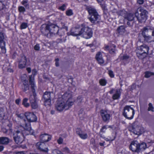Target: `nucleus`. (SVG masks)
I'll return each instance as SVG.
<instances>
[{"label":"nucleus","instance_id":"obj_37","mask_svg":"<svg viewBox=\"0 0 154 154\" xmlns=\"http://www.w3.org/2000/svg\"><path fill=\"white\" fill-rule=\"evenodd\" d=\"M148 111H151L152 112L154 111V107H153L152 104L151 103H149L148 104Z\"/></svg>","mask_w":154,"mask_h":154},{"label":"nucleus","instance_id":"obj_63","mask_svg":"<svg viewBox=\"0 0 154 154\" xmlns=\"http://www.w3.org/2000/svg\"><path fill=\"white\" fill-rule=\"evenodd\" d=\"M4 148V147L3 146H0V151H2Z\"/></svg>","mask_w":154,"mask_h":154},{"label":"nucleus","instance_id":"obj_20","mask_svg":"<svg viewBox=\"0 0 154 154\" xmlns=\"http://www.w3.org/2000/svg\"><path fill=\"white\" fill-rule=\"evenodd\" d=\"M95 58L98 63L100 65L103 64L104 62L102 57V54L100 52H98L96 54Z\"/></svg>","mask_w":154,"mask_h":154},{"label":"nucleus","instance_id":"obj_48","mask_svg":"<svg viewBox=\"0 0 154 154\" xmlns=\"http://www.w3.org/2000/svg\"><path fill=\"white\" fill-rule=\"evenodd\" d=\"M4 114L2 111L0 112V121L2 120L4 118Z\"/></svg>","mask_w":154,"mask_h":154},{"label":"nucleus","instance_id":"obj_55","mask_svg":"<svg viewBox=\"0 0 154 154\" xmlns=\"http://www.w3.org/2000/svg\"><path fill=\"white\" fill-rule=\"evenodd\" d=\"M129 57L127 55H124L123 56L122 59L124 60H127L128 59Z\"/></svg>","mask_w":154,"mask_h":154},{"label":"nucleus","instance_id":"obj_42","mask_svg":"<svg viewBox=\"0 0 154 154\" xmlns=\"http://www.w3.org/2000/svg\"><path fill=\"white\" fill-rule=\"evenodd\" d=\"M22 4L26 8H29V5L27 4V1L26 0H23L21 2Z\"/></svg>","mask_w":154,"mask_h":154},{"label":"nucleus","instance_id":"obj_22","mask_svg":"<svg viewBox=\"0 0 154 154\" xmlns=\"http://www.w3.org/2000/svg\"><path fill=\"white\" fill-rule=\"evenodd\" d=\"M120 89H117L115 94H114L112 96L113 99L115 100L119 99L120 97L121 92Z\"/></svg>","mask_w":154,"mask_h":154},{"label":"nucleus","instance_id":"obj_31","mask_svg":"<svg viewBox=\"0 0 154 154\" xmlns=\"http://www.w3.org/2000/svg\"><path fill=\"white\" fill-rule=\"evenodd\" d=\"M116 48V46L114 45H112L111 47H110L109 49V53L112 54H114L116 51L115 49Z\"/></svg>","mask_w":154,"mask_h":154},{"label":"nucleus","instance_id":"obj_25","mask_svg":"<svg viewBox=\"0 0 154 154\" xmlns=\"http://www.w3.org/2000/svg\"><path fill=\"white\" fill-rule=\"evenodd\" d=\"M147 54L138 51L137 53V56L140 59H142L144 58L147 55Z\"/></svg>","mask_w":154,"mask_h":154},{"label":"nucleus","instance_id":"obj_26","mask_svg":"<svg viewBox=\"0 0 154 154\" xmlns=\"http://www.w3.org/2000/svg\"><path fill=\"white\" fill-rule=\"evenodd\" d=\"M125 18V19L128 20V21H132L133 20L134 18V15L133 14L131 13L127 14Z\"/></svg>","mask_w":154,"mask_h":154},{"label":"nucleus","instance_id":"obj_45","mask_svg":"<svg viewBox=\"0 0 154 154\" xmlns=\"http://www.w3.org/2000/svg\"><path fill=\"white\" fill-rule=\"evenodd\" d=\"M82 132L81 129L80 128H78L76 129V133L79 136Z\"/></svg>","mask_w":154,"mask_h":154},{"label":"nucleus","instance_id":"obj_30","mask_svg":"<svg viewBox=\"0 0 154 154\" xmlns=\"http://www.w3.org/2000/svg\"><path fill=\"white\" fill-rule=\"evenodd\" d=\"M118 15L119 16H123L124 18L127 14V12L125 10H121L117 12Z\"/></svg>","mask_w":154,"mask_h":154},{"label":"nucleus","instance_id":"obj_49","mask_svg":"<svg viewBox=\"0 0 154 154\" xmlns=\"http://www.w3.org/2000/svg\"><path fill=\"white\" fill-rule=\"evenodd\" d=\"M40 46L39 44H37L35 45L34 47V49L37 51H38L40 49Z\"/></svg>","mask_w":154,"mask_h":154},{"label":"nucleus","instance_id":"obj_9","mask_svg":"<svg viewBox=\"0 0 154 154\" xmlns=\"http://www.w3.org/2000/svg\"><path fill=\"white\" fill-rule=\"evenodd\" d=\"M88 11L90 16L89 19L92 23H94L96 21L99 20L100 16L95 9L91 8H89L88 9Z\"/></svg>","mask_w":154,"mask_h":154},{"label":"nucleus","instance_id":"obj_52","mask_svg":"<svg viewBox=\"0 0 154 154\" xmlns=\"http://www.w3.org/2000/svg\"><path fill=\"white\" fill-rule=\"evenodd\" d=\"M63 139L62 137H60L59 139L57 140V142L59 144H61L63 143Z\"/></svg>","mask_w":154,"mask_h":154},{"label":"nucleus","instance_id":"obj_50","mask_svg":"<svg viewBox=\"0 0 154 154\" xmlns=\"http://www.w3.org/2000/svg\"><path fill=\"white\" fill-rule=\"evenodd\" d=\"M53 153L54 154H63V153L60 151L57 150H55L53 152Z\"/></svg>","mask_w":154,"mask_h":154},{"label":"nucleus","instance_id":"obj_29","mask_svg":"<svg viewBox=\"0 0 154 154\" xmlns=\"http://www.w3.org/2000/svg\"><path fill=\"white\" fill-rule=\"evenodd\" d=\"M4 36L2 32H0V47L3 44L4 46L5 45V43L4 41Z\"/></svg>","mask_w":154,"mask_h":154},{"label":"nucleus","instance_id":"obj_56","mask_svg":"<svg viewBox=\"0 0 154 154\" xmlns=\"http://www.w3.org/2000/svg\"><path fill=\"white\" fill-rule=\"evenodd\" d=\"M144 0H138L137 3L139 5H142L143 4Z\"/></svg>","mask_w":154,"mask_h":154},{"label":"nucleus","instance_id":"obj_47","mask_svg":"<svg viewBox=\"0 0 154 154\" xmlns=\"http://www.w3.org/2000/svg\"><path fill=\"white\" fill-rule=\"evenodd\" d=\"M17 117L20 118L21 119H23L25 116V114L21 113L20 114H17Z\"/></svg>","mask_w":154,"mask_h":154},{"label":"nucleus","instance_id":"obj_62","mask_svg":"<svg viewBox=\"0 0 154 154\" xmlns=\"http://www.w3.org/2000/svg\"><path fill=\"white\" fill-rule=\"evenodd\" d=\"M114 91V89L113 88L111 90L109 91V93L110 94H112L113 93V91Z\"/></svg>","mask_w":154,"mask_h":154},{"label":"nucleus","instance_id":"obj_36","mask_svg":"<svg viewBox=\"0 0 154 154\" xmlns=\"http://www.w3.org/2000/svg\"><path fill=\"white\" fill-rule=\"evenodd\" d=\"M75 30L74 32H71V35H72L75 36H77L78 35H74V34H75V33H78V32H79V31H80V30L79 29L77 28H75Z\"/></svg>","mask_w":154,"mask_h":154},{"label":"nucleus","instance_id":"obj_14","mask_svg":"<svg viewBox=\"0 0 154 154\" xmlns=\"http://www.w3.org/2000/svg\"><path fill=\"white\" fill-rule=\"evenodd\" d=\"M100 115L103 120L105 122H109L111 117V115L106 110L101 109L100 111Z\"/></svg>","mask_w":154,"mask_h":154},{"label":"nucleus","instance_id":"obj_18","mask_svg":"<svg viewBox=\"0 0 154 154\" xmlns=\"http://www.w3.org/2000/svg\"><path fill=\"white\" fill-rule=\"evenodd\" d=\"M138 51L148 54L149 50V47L146 44H143L138 47Z\"/></svg>","mask_w":154,"mask_h":154},{"label":"nucleus","instance_id":"obj_15","mask_svg":"<svg viewBox=\"0 0 154 154\" xmlns=\"http://www.w3.org/2000/svg\"><path fill=\"white\" fill-rule=\"evenodd\" d=\"M25 115L29 122H35L37 120V117L33 113L27 112L25 113Z\"/></svg>","mask_w":154,"mask_h":154},{"label":"nucleus","instance_id":"obj_33","mask_svg":"<svg viewBox=\"0 0 154 154\" xmlns=\"http://www.w3.org/2000/svg\"><path fill=\"white\" fill-rule=\"evenodd\" d=\"M80 137L82 139H85L87 138L88 134L86 133L82 132L79 135Z\"/></svg>","mask_w":154,"mask_h":154},{"label":"nucleus","instance_id":"obj_41","mask_svg":"<svg viewBox=\"0 0 154 154\" xmlns=\"http://www.w3.org/2000/svg\"><path fill=\"white\" fill-rule=\"evenodd\" d=\"M99 82L100 85L102 86H105L106 83V80L103 79H101L100 80Z\"/></svg>","mask_w":154,"mask_h":154},{"label":"nucleus","instance_id":"obj_57","mask_svg":"<svg viewBox=\"0 0 154 154\" xmlns=\"http://www.w3.org/2000/svg\"><path fill=\"white\" fill-rule=\"evenodd\" d=\"M16 154H25V152L23 151H18L16 152Z\"/></svg>","mask_w":154,"mask_h":154},{"label":"nucleus","instance_id":"obj_7","mask_svg":"<svg viewBox=\"0 0 154 154\" xmlns=\"http://www.w3.org/2000/svg\"><path fill=\"white\" fill-rule=\"evenodd\" d=\"M134 110L130 106H126L124 108L123 115L126 119H131L134 114Z\"/></svg>","mask_w":154,"mask_h":154},{"label":"nucleus","instance_id":"obj_38","mask_svg":"<svg viewBox=\"0 0 154 154\" xmlns=\"http://www.w3.org/2000/svg\"><path fill=\"white\" fill-rule=\"evenodd\" d=\"M108 128L107 126L105 125L103 126L100 129V135L101 137H102V134H101V133L104 132H105V131H103V129L106 130Z\"/></svg>","mask_w":154,"mask_h":154},{"label":"nucleus","instance_id":"obj_28","mask_svg":"<svg viewBox=\"0 0 154 154\" xmlns=\"http://www.w3.org/2000/svg\"><path fill=\"white\" fill-rule=\"evenodd\" d=\"M23 89L25 91L29 89V87L28 84V81L24 80L22 86Z\"/></svg>","mask_w":154,"mask_h":154},{"label":"nucleus","instance_id":"obj_34","mask_svg":"<svg viewBox=\"0 0 154 154\" xmlns=\"http://www.w3.org/2000/svg\"><path fill=\"white\" fill-rule=\"evenodd\" d=\"M30 103L31 106L33 109H35L37 108L38 105L37 101L31 102Z\"/></svg>","mask_w":154,"mask_h":154},{"label":"nucleus","instance_id":"obj_24","mask_svg":"<svg viewBox=\"0 0 154 154\" xmlns=\"http://www.w3.org/2000/svg\"><path fill=\"white\" fill-rule=\"evenodd\" d=\"M138 146L139 152L144 150L147 148L146 144L145 143H143L141 144H139L138 143Z\"/></svg>","mask_w":154,"mask_h":154},{"label":"nucleus","instance_id":"obj_16","mask_svg":"<svg viewBox=\"0 0 154 154\" xmlns=\"http://www.w3.org/2000/svg\"><path fill=\"white\" fill-rule=\"evenodd\" d=\"M27 59L26 56L23 55L21 56L18 59V67L20 69H23L25 67L26 65Z\"/></svg>","mask_w":154,"mask_h":154},{"label":"nucleus","instance_id":"obj_53","mask_svg":"<svg viewBox=\"0 0 154 154\" xmlns=\"http://www.w3.org/2000/svg\"><path fill=\"white\" fill-rule=\"evenodd\" d=\"M109 75L110 76L111 78L113 77H114V75L113 74V73L112 71V70H109Z\"/></svg>","mask_w":154,"mask_h":154},{"label":"nucleus","instance_id":"obj_12","mask_svg":"<svg viewBox=\"0 0 154 154\" xmlns=\"http://www.w3.org/2000/svg\"><path fill=\"white\" fill-rule=\"evenodd\" d=\"M42 100L44 102V105L47 107L51 105V93L50 92H45L43 95Z\"/></svg>","mask_w":154,"mask_h":154},{"label":"nucleus","instance_id":"obj_17","mask_svg":"<svg viewBox=\"0 0 154 154\" xmlns=\"http://www.w3.org/2000/svg\"><path fill=\"white\" fill-rule=\"evenodd\" d=\"M138 146V142L136 141H133L131 143L129 146V148L130 150L133 152H139Z\"/></svg>","mask_w":154,"mask_h":154},{"label":"nucleus","instance_id":"obj_6","mask_svg":"<svg viewBox=\"0 0 154 154\" xmlns=\"http://www.w3.org/2000/svg\"><path fill=\"white\" fill-rule=\"evenodd\" d=\"M24 123L22 125L17 126L15 127L16 128H21V130L22 132L24 133L25 131H26L28 132V133L27 134V135L29 134H33L34 133L33 130L32 129L30 122L26 121L24 120Z\"/></svg>","mask_w":154,"mask_h":154},{"label":"nucleus","instance_id":"obj_23","mask_svg":"<svg viewBox=\"0 0 154 154\" xmlns=\"http://www.w3.org/2000/svg\"><path fill=\"white\" fill-rule=\"evenodd\" d=\"M125 31V27L124 26L119 27L117 29V32L120 35H122Z\"/></svg>","mask_w":154,"mask_h":154},{"label":"nucleus","instance_id":"obj_54","mask_svg":"<svg viewBox=\"0 0 154 154\" xmlns=\"http://www.w3.org/2000/svg\"><path fill=\"white\" fill-rule=\"evenodd\" d=\"M66 5L64 4L62 6L59 7V9L62 11L65 10L66 8Z\"/></svg>","mask_w":154,"mask_h":154},{"label":"nucleus","instance_id":"obj_61","mask_svg":"<svg viewBox=\"0 0 154 154\" xmlns=\"http://www.w3.org/2000/svg\"><path fill=\"white\" fill-rule=\"evenodd\" d=\"M26 70L29 73H30L31 72V69L30 68H27L26 69Z\"/></svg>","mask_w":154,"mask_h":154},{"label":"nucleus","instance_id":"obj_59","mask_svg":"<svg viewBox=\"0 0 154 154\" xmlns=\"http://www.w3.org/2000/svg\"><path fill=\"white\" fill-rule=\"evenodd\" d=\"M3 8V5L2 2L0 1V10L2 9Z\"/></svg>","mask_w":154,"mask_h":154},{"label":"nucleus","instance_id":"obj_11","mask_svg":"<svg viewBox=\"0 0 154 154\" xmlns=\"http://www.w3.org/2000/svg\"><path fill=\"white\" fill-rule=\"evenodd\" d=\"M29 83L31 85L32 91L33 93V94L30 95V96L29 100L30 102L37 101L36 95L35 92V85L34 84L33 79H32L31 76H29Z\"/></svg>","mask_w":154,"mask_h":154},{"label":"nucleus","instance_id":"obj_1","mask_svg":"<svg viewBox=\"0 0 154 154\" xmlns=\"http://www.w3.org/2000/svg\"><path fill=\"white\" fill-rule=\"evenodd\" d=\"M73 104L71 100V95L67 93L64 94L61 98H59L57 101L55 105V109L57 111L61 112L63 110L68 109Z\"/></svg>","mask_w":154,"mask_h":154},{"label":"nucleus","instance_id":"obj_58","mask_svg":"<svg viewBox=\"0 0 154 154\" xmlns=\"http://www.w3.org/2000/svg\"><path fill=\"white\" fill-rule=\"evenodd\" d=\"M20 101H21V100L20 99V98L16 100H15L16 103L17 104H19L20 102Z\"/></svg>","mask_w":154,"mask_h":154},{"label":"nucleus","instance_id":"obj_60","mask_svg":"<svg viewBox=\"0 0 154 154\" xmlns=\"http://www.w3.org/2000/svg\"><path fill=\"white\" fill-rule=\"evenodd\" d=\"M131 21H128L127 22V24L129 26H131L133 24V23H131L130 22Z\"/></svg>","mask_w":154,"mask_h":154},{"label":"nucleus","instance_id":"obj_27","mask_svg":"<svg viewBox=\"0 0 154 154\" xmlns=\"http://www.w3.org/2000/svg\"><path fill=\"white\" fill-rule=\"evenodd\" d=\"M151 30L152 31V35H150V37L149 38L148 43L154 42V28L152 26Z\"/></svg>","mask_w":154,"mask_h":154},{"label":"nucleus","instance_id":"obj_10","mask_svg":"<svg viewBox=\"0 0 154 154\" xmlns=\"http://www.w3.org/2000/svg\"><path fill=\"white\" fill-rule=\"evenodd\" d=\"M129 130L130 131L137 135L141 134L144 131L143 128L137 125L136 122L133 123L132 125L129 127Z\"/></svg>","mask_w":154,"mask_h":154},{"label":"nucleus","instance_id":"obj_39","mask_svg":"<svg viewBox=\"0 0 154 154\" xmlns=\"http://www.w3.org/2000/svg\"><path fill=\"white\" fill-rule=\"evenodd\" d=\"M18 10L19 12L21 13L24 12L25 11V8L23 6H20L18 8Z\"/></svg>","mask_w":154,"mask_h":154},{"label":"nucleus","instance_id":"obj_40","mask_svg":"<svg viewBox=\"0 0 154 154\" xmlns=\"http://www.w3.org/2000/svg\"><path fill=\"white\" fill-rule=\"evenodd\" d=\"M100 6L102 7L103 10L104 12L106 11H107V9L106 8V6L104 3H102L100 4Z\"/></svg>","mask_w":154,"mask_h":154},{"label":"nucleus","instance_id":"obj_51","mask_svg":"<svg viewBox=\"0 0 154 154\" xmlns=\"http://www.w3.org/2000/svg\"><path fill=\"white\" fill-rule=\"evenodd\" d=\"M59 59L58 58H57L55 59V64L56 66L57 67L59 66Z\"/></svg>","mask_w":154,"mask_h":154},{"label":"nucleus","instance_id":"obj_43","mask_svg":"<svg viewBox=\"0 0 154 154\" xmlns=\"http://www.w3.org/2000/svg\"><path fill=\"white\" fill-rule=\"evenodd\" d=\"M28 26L27 24L26 23H22L20 26L21 29H23L26 28Z\"/></svg>","mask_w":154,"mask_h":154},{"label":"nucleus","instance_id":"obj_64","mask_svg":"<svg viewBox=\"0 0 154 154\" xmlns=\"http://www.w3.org/2000/svg\"><path fill=\"white\" fill-rule=\"evenodd\" d=\"M2 131L4 133H6L7 132V130L5 128H3L2 129Z\"/></svg>","mask_w":154,"mask_h":154},{"label":"nucleus","instance_id":"obj_3","mask_svg":"<svg viewBox=\"0 0 154 154\" xmlns=\"http://www.w3.org/2000/svg\"><path fill=\"white\" fill-rule=\"evenodd\" d=\"M21 129V128H15L12 132L14 140L15 143L18 145L22 143L24 140V133L22 132Z\"/></svg>","mask_w":154,"mask_h":154},{"label":"nucleus","instance_id":"obj_21","mask_svg":"<svg viewBox=\"0 0 154 154\" xmlns=\"http://www.w3.org/2000/svg\"><path fill=\"white\" fill-rule=\"evenodd\" d=\"M9 143V139L6 137H0V144L7 145Z\"/></svg>","mask_w":154,"mask_h":154},{"label":"nucleus","instance_id":"obj_44","mask_svg":"<svg viewBox=\"0 0 154 154\" xmlns=\"http://www.w3.org/2000/svg\"><path fill=\"white\" fill-rule=\"evenodd\" d=\"M66 14L67 16H70L73 14L72 10L69 9L66 11Z\"/></svg>","mask_w":154,"mask_h":154},{"label":"nucleus","instance_id":"obj_8","mask_svg":"<svg viewBox=\"0 0 154 154\" xmlns=\"http://www.w3.org/2000/svg\"><path fill=\"white\" fill-rule=\"evenodd\" d=\"M91 29L88 26H84L81 28L79 32L75 33V35H81L86 39L90 38L92 36Z\"/></svg>","mask_w":154,"mask_h":154},{"label":"nucleus","instance_id":"obj_5","mask_svg":"<svg viewBox=\"0 0 154 154\" xmlns=\"http://www.w3.org/2000/svg\"><path fill=\"white\" fill-rule=\"evenodd\" d=\"M151 26H147L144 27L141 29V34H139L138 36L139 41L141 42H148L149 38L150 37V35H148V33L149 30H151Z\"/></svg>","mask_w":154,"mask_h":154},{"label":"nucleus","instance_id":"obj_46","mask_svg":"<svg viewBox=\"0 0 154 154\" xmlns=\"http://www.w3.org/2000/svg\"><path fill=\"white\" fill-rule=\"evenodd\" d=\"M5 46L2 44V45L0 47V49L2 50V52L3 53H5L6 52V49L5 48Z\"/></svg>","mask_w":154,"mask_h":154},{"label":"nucleus","instance_id":"obj_32","mask_svg":"<svg viewBox=\"0 0 154 154\" xmlns=\"http://www.w3.org/2000/svg\"><path fill=\"white\" fill-rule=\"evenodd\" d=\"M28 99L27 98H24L22 104L25 107H28L29 106V104L27 103Z\"/></svg>","mask_w":154,"mask_h":154},{"label":"nucleus","instance_id":"obj_35","mask_svg":"<svg viewBox=\"0 0 154 154\" xmlns=\"http://www.w3.org/2000/svg\"><path fill=\"white\" fill-rule=\"evenodd\" d=\"M154 75V73L150 72H145V77L146 78H148L149 77L151 76Z\"/></svg>","mask_w":154,"mask_h":154},{"label":"nucleus","instance_id":"obj_4","mask_svg":"<svg viewBox=\"0 0 154 154\" xmlns=\"http://www.w3.org/2000/svg\"><path fill=\"white\" fill-rule=\"evenodd\" d=\"M148 14V11L141 7L138 8L134 13L135 17L140 22L145 21L146 20Z\"/></svg>","mask_w":154,"mask_h":154},{"label":"nucleus","instance_id":"obj_2","mask_svg":"<svg viewBox=\"0 0 154 154\" xmlns=\"http://www.w3.org/2000/svg\"><path fill=\"white\" fill-rule=\"evenodd\" d=\"M40 30L43 34L50 38L55 34H57L59 29L58 27L56 25L49 23L42 24Z\"/></svg>","mask_w":154,"mask_h":154},{"label":"nucleus","instance_id":"obj_19","mask_svg":"<svg viewBox=\"0 0 154 154\" xmlns=\"http://www.w3.org/2000/svg\"><path fill=\"white\" fill-rule=\"evenodd\" d=\"M51 136L48 134H45L40 135V138L42 142H41L48 141L51 139Z\"/></svg>","mask_w":154,"mask_h":154},{"label":"nucleus","instance_id":"obj_13","mask_svg":"<svg viewBox=\"0 0 154 154\" xmlns=\"http://www.w3.org/2000/svg\"><path fill=\"white\" fill-rule=\"evenodd\" d=\"M36 147L45 154H48V149L47 146L44 142H38L36 144Z\"/></svg>","mask_w":154,"mask_h":154}]
</instances>
